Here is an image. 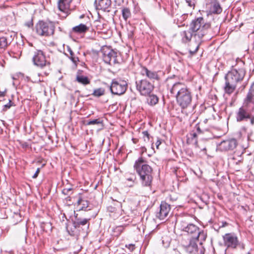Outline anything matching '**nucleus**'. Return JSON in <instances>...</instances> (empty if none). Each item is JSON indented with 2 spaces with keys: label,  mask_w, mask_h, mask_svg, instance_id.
I'll return each instance as SVG.
<instances>
[{
  "label": "nucleus",
  "mask_w": 254,
  "mask_h": 254,
  "mask_svg": "<svg viewBox=\"0 0 254 254\" xmlns=\"http://www.w3.org/2000/svg\"><path fill=\"white\" fill-rule=\"evenodd\" d=\"M15 106L14 103L12 102L10 100H9V102L4 106V108L6 110L9 109L11 106Z\"/></svg>",
  "instance_id": "obj_42"
},
{
  "label": "nucleus",
  "mask_w": 254,
  "mask_h": 254,
  "mask_svg": "<svg viewBox=\"0 0 254 254\" xmlns=\"http://www.w3.org/2000/svg\"><path fill=\"white\" fill-rule=\"evenodd\" d=\"M206 7L207 12L210 14H220L223 10L218 0H207Z\"/></svg>",
  "instance_id": "obj_15"
},
{
  "label": "nucleus",
  "mask_w": 254,
  "mask_h": 254,
  "mask_svg": "<svg viewBox=\"0 0 254 254\" xmlns=\"http://www.w3.org/2000/svg\"><path fill=\"white\" fill-rule=\"evenodd\" d=\"M116 203H117L116 207H114L113 206H109L108 207V209L109 211L111 212H116L118 210L120 209V208L121 206V204L118 201H116Z\"/></svg>",
  "instance_id": "obj_36"
},
{
  "label": "nucleus",
  "mask_w": 254,
  "mask_h": 254,
  "mask_svg": "<svg viewBox=\"0 0 254 254\" xmlns=\"http://www.w3.org/2000/svg\"><path fill=\"white\" fill-rule=\"evenodd\" d=\"M25 25L28 28L32 27L33 26V18H31V19L29 21L25 22Z\"/></svg>",
  "instance_id": "obj_44"
},
{
  "label": "nucleus",
  "mask_w": 254,
  "mask_h": 254,
  "mask_svg": "<svg viewBox=\"0 0 254 254\" xmlns=\"http://www.w3.org/2000/svg\"><path fill=\"white\" fill-rule=\"evenodd\" d=\"M89 28L83 24H80L72 28V31L75 33L82 34L87 32Z\"/></svg>",
  "instance_id": "obj_25"
},
{
  "label": "nucleus",
  "mask_w": 254,
  "mask_h": 254,
  "mask_svg": "<svg viewBox=\"0 0 254 254\" xmlns=\"http://www.w3.org/2000/svg\"><path fill=\"white\" fill-rule=\"evenodd\" d=\"M199 125H200V127L201 128V130L204 131L206 133H207L209 135H212L211 134V132L210 131L209 128L206 127V125H204V123H198Z\"/></svg>",
  "instance_id": "obj_37"
},
{
  "label": "nucleus",
  "mask_w": 254,
  "mask_h": 254,
  "mask_svg": "<svg viewBox=\"0 0 254 254\" xmlns=\"http://www.w3.org/2000/svg\"><path fill=\"white\" fill-rule=\"evenodd\" d=\"M66 230L69 235L74 237L76 240L78 239L79 236L83 234L81 229H80L76 225L72 223L71 226L68 225L66 226Z\"/></svg>",
  "instance_id": "obj_21"
},
{
  "label": "nucleus",
  "mask_w": 254,
  "mask_h": 254,
  "mask_svg": "<svg viewBox=\"0 0 254 254\" xmlns=\"http://www.w3.org/2000/svg\"><path fill=\"white\" fill-rule=\"evenodd\" d=\"M111 0H95L94 5L97 9L110 12L111 8Z\"/></svg>",
  "instance_id": "obj_20"
},
{
  "label": "nucleus",
  "mask_w": 254,
  "mask_h": 254,
  "mask_svg": "<svg viewBox=\"0 0 254 254\" xmlns=\"http://www.w3.org/2000/svg\"><path fill=\"white\" fill-rule=\"evenodd\" d=\"M199 125H199L198 123L196 124L192 130H195V133L197 136L199 135L204 134L207 137V138H211L212 137V135H209L204 131L201 130V128Z\"/></svg>",
  "instance_id": "obj_29"
},
{
  "label": "nucleus",
  "mask_w": 254,
  "mask_h": 254,
  "mask_svg": "<svg viewBox=\"0 0 254 254\" xmlns=\"http://www.w3.org/2000/svg\"><path fill=\"white\" fill-rule=\"evenodd\" d=\"M188 15L186 14H183L181 15H180L179 17H177L176 19H174V23L178 25L179 27H184L186 26L185 21ZM186 26H188V25H186Z\"/></svg>",
  "instance_id": "obj_26"
},
{
  "label": "nucleus",
  "mask_w": 254,
  "mask_h": 254,
  "mask_svg": "<svg viewBox=\"0 0 254 254\" xmlns=\"http://www.w3.org/2000/svg\"><path fill=\"white\" fill-rule=\"evenodd\" d=\"M40 171V168H37L36 172L35 173V174L32 176V178L36 179L38 177V175L39 174Z\"/></svg>",
  "instance_id": "obj_46"
},
{
  "label": "nucleus",
  "mask_w": 254,
  "mask_h": 254,
  "mask_svg": "<svg viewBox=\"0 0 254 254\" xmlns=\"http://www.w3.org/2000/svg\"><path fill=\"white\" fill-rule=\"evenodd\" d=\"M67 51L69 53L70 56L69 58L71 60V61L76 64L77 62L79 61V59L77 57H76L74 53L71 50V48L69 46H66Z\"/></svg>",
  "instance_id": "obj_31"
},
{
  "label": "nucleus",
  "mask_w": 254,
  "mask_h": 254,
  "mask_svg": "<svg viewBox=\"0 0 254 254\" xmlns=\"http://www.w3.org/2000/svg\"><path fill=\"white\" fill-rule=\"evenodd\" d=\"M197 135L195 133V130H191L187 135V143L188 144H192L194 145L196 148L200 149L202 151H204V153L206 154V147L201 148L198 144L197 142Z\"/></svg>",
  "instance_id": "obj_19"
},
{
  "label": "nucleus",
  "mask_w": 254,
  "mask_h": 254,
  "mask_svg": "<svg viewBox=\"0 0 254 254\" xmlns=\"http://www.w3.org/2000/svg\"><path fill=\"white\" fill-rule=\"evenodd\" d=\"M220 26L216 25L213 29L214 34H217L220 31Z\"/></svg>",
  "instance_id": "obj_45"
},
{
  "label": "nucleus",
  "mask_w": 254,
  "mask_h": 254,
  "mask_svg": "<svg viewBox=\"0 0 254 254\" xmlns=\"http://www.w3.org/2000/svg\"><path fill=\"white\" fill-rule=\"evenodd\" d=\"M127 180L128 181L134 182L136 180V177L134 176L133 177L128 178Z\"/></svg>",
  "instance_id": "obj_49"
},
{
  "label": "nucleus",
  "mask_w": 254,
  "mask_h": 254,
  "mask_svg": "<svg viewBox=\"0 0 254 254\" xmlns=\"http://www.w3.org/2000/svg\"><path fill=\"white\" fill-rule=\"evenodd\" d=\"M211 28L210 22H207L203 17L194 18L189 24V29L180 33L182 41L187 43L190 41L193 35H197L199 38H202L208 33Z\"/></svg>",
  "instance_id": "obj_1"
},
{
  "label": "nucleus",
  "mask_w": 254,
  "mask_h": 254,
  "mask_svg": "<svg viewBox=\"0 0 254 254\" xmlns=\"http://www.w3.org/2000/svg\"><path fill=\"white\" fill-rule=\"evenodd\" d=\"M245 74L246 70L244 68H233L229 71L225 76V92L228 94H232L235 90L238 83L243 80Z\"/></svg>",
  "instance_id": "obj_4"
},
{
  "label": "nucleus",
  "mask_w": 254,
  "mask_h": 254,
  "mask_svg": "<svg viewBox=\"0 0 254 254\" xmlns=\"http://www.w3.org/2000/svg\"><path fill=\"white\" fill-rule=\"evenodd\" d=\"M117 0H116V1H117ZM119 2H120V3L119 4H120L121 3H123L124 2V0H119Z\"/></svg>",
  "instance_id": "obj_53"
},
{
  "label": "nucleus",
  "mask_w": 254,
  "mask_h": 254,
  "mask_svg": "<svg viewBox=\"0 0 254 254\" xmlns=\"http://www.w3.org/2000/svg\"><path fill=\"white\" fill-rule=\"evenodd\" d=\"M251 104L244 100L243 105L236 112V120L238 122L247 121L251 120V114L254 110L250 109Z\"/></svg>",
  "instance_id": "obj_8"
},
{
  "label": "nucleus",
  "mask_w": 254,
  "mask_h": 254,
  "mask_svg": "<svg viewBox=\"0 0 254 254\" xmlns=\"http://www.w3.org/2000/svg\"><path fill=\"white\" fill-rule=\"evenodd\" d=\"M197 240H190L189 245L185 247V250L189 254H204V249H198L197 245Z\"/></svg>",
  "instance_id": "obj_16"
},
{
  "label": "nucleus",
  "mask_w": 254,
  "mask_h": 254,
  "mask_svg": "<svg viewBox=\"0 0 254 254\" xmlns=\"http://www.w3.org/2000/svg\"><path fill=\"white\" fill-rule=\"evenodd\" d=\"M8 45L7 38L4 36L0 37V49L4 50Z\"/></svg>",
  "instance_id": "obj_34"
},
{
  "label": "nucleus",
  "mask_w": 254,
  "mask_h": 254,
  "mask_svg": "<svg viewBox=\"0 0 254 254\" xmlns=\"http://www.w3.org/2000/svg\"><path fill=\"white\" fill-rule=\"evenodd\" d=\"M136 90L142 96H147L149 95L154 88L153 83L146 79H143L135 81Z\"/></svg>",
  "instance_id": "obj_9"
},
{
  "label": "nucleus",
  "mask_w": 254,
  "mask_h": 254,
  "mask_svg": "<svg viewBox=\"0 0 254 254\" xmlns=\"http://www.w3.org/2000/svg\"><path fill=\"white\" fill-rule=\"evenodd\" d=\"M180 229L190 237V240L200 241V245H202L203 242L205 241L206 239V233L193 223H188L186 221H181L180 224Z\"/></svg>",
  "instance_id": "obj_5"
},
{
  "label": "nucleus",
  "mask_w": 254,
  "mask_h": 254,
  "mask_svg": "<svg viewBox=\"0 0 254 254\" xmlns=\"http://www.w3.org/2000/svg\"><path fill=\"white\" fill-rule=\"evenodd\" d=\"M74 219L72 220L73 224H75L80 229H81L83 234L87 232V230L88 229L90 220V218H85L79 217L78 214L74 213Z\"/></svg>",
  "instance_id": "obj_14"
},
{
  "label": "nucleus",
  "mask_w": 254,
  "mask_h": 254,
  "mask_svg": "<svg viewBox=\"0 0 254 254\" xmlns=\"http://www.w3.org/2000/svg\"><path fill=\"white\" fill-rule=\"evenodd\" d=\"M244 100L253 104V109H254V82L251 84L249 92Z\"/></svg>",
  "instance_id": "obj_22"
},
{
  "label": "nucleus",
  "mask_w": 254,
  "mask_h": 254,
  "mask_svg": "<svg viewBox=\"0 0 254 254\" xmlns=\"http://www.w3.org/2000/svg\"><path fill=\"white\" fill-rule=\"evenodd\" d=\"M188 5L190 7H194L196 2V0H185Z\"/></svg>",
  "instance_id": "obj_40"
},
{
  "label": "nucleus",
  "mask_w": 254,
  "mask_h": 254,
  "mask_svg": "<svg viewBox=\"0 0 254 254\" xmlns=\"http://www.w3.org/2000/svg\"><path fill=\"white\" fill-rule=\"evenodd\" d=\"M76 81L84 85L89 84L90 83V80L87 76L82 75L79 72L77 73Z\"/></svg>",
  "instance_id": "obj_24"
},
{
  "label": "nucleus",
  "mask_w": 254,
  "mask_h": 254,
  "mask_svg": "<svg viewBox=\"0 0 254 254\" xmlns=\"http://www.w3.org/2000/svg\"><path fill=\"white\" fill-rule=\"evenodd\" d=\"M170 93L175 95L177 102L181 108L186 109L190 105L192 94L190 90L183 83H174L170 89Z\"/></svg>",
  "instance_id": "obj_3"
},
{
  "label": "nucleus",
  "mask_w": 254,
  "mask_h": 254,
  "mask_svg": "<svg viewBox=\"0 0 254 254\" xmlns=\"http://www.w3.org/2000/svg\"><path fill=\"white\" fill-rule=\"evenodd\" d=\"M77 204L78 205H81V207L79 209V210L86 211L87 208L89 207V201L83 199L81 197H79L77 200Z\"/></svg>",
  "instance_id": "obj_30"
},
{
  "label": "nucleus",
  "mask_w": 254,
  "mask_h": 254,
  "mask_svg": "<svg viewBox=\"0 0 254 254\" xmlns=\"http://www.w3.org/2000/svg\"><path fill=\"white\" fill-rule=\"evenodd\" d=\"M5 95V92L0 91V97H3Z\"/></svg>",
  "instance_id": "obj_51"
},
{
  "label": "nucleus",
  "mask_w": 254,
  "mask_h": 254,
  "mask_svg": "<svg viewBox=\"0 0 254 254\" xmlns=\"http://www.w3.org/2000/svg\"><path fill=\"white\" fill-rule=\"evenodd\" d=\"M13 86H16L17 85V84L14 81L13 82Z\"/></svg>",
  "instance_id": "obj_54"
},
{
  "label": "nucleus",
  "mask_w": 254,
  "mask_h": 254,
  "mask_svg": "<svg viewBox=\"0 0 254 254\" xmlns=\"http://www.w3.org/2000/svg\"><path fill=\"white\" fill-rule=\"evenodd\" d=\"M160 71H153L147 68L146 66H141L140 70V74L143 76H146L153 82L155 81L159 82L161 80V77L160 76Z\"/></svg>",
  "instance_id": "obj_13"
},
{
  "label": "nucleus",
  "mask_w": 254,
  "mask_h": 254,
  "mask_svg": "<svg viewBox=\"0 0 254 254\" xmlns=\"http://www.w3.org/2000/svg\"><path fill=\"white\" fill-rule=\"evenodd\" d=\"M122 15L123 19L127 22L128 18L131 17V13L129 8L124 7L122 9Z\"/></svg>",
  "instance_id": "obj_27"
},
{
  "label": "nucleus",
  "mask_w": 254,
  "mask_h": 254,
  "mask_svg": "<svg viewBox=\"0 0 254 254\" xmlns=\"http://www.w3.org/2000/svg\"><path fill=\"white\" fill-rule=\"evenodd\" d=\"M170 210V205L165 201H162L160 205L159 211L156 213V216L160 220H164L169 215Z\"/></svg>",
  "instance_id": "obj_17"
},
{
  "label": "nucleus",
  "mask_w": 254,
  "mask_h": 254,
  "mask_svg": "<svg viewBox=\"0 0 254 254\" xmlns=\"http://www.w3.org/2000/svg\"><path fill=\"white\" fill-rule=\"evenodd\" d=\"M223 245L227 250L244 251L245 244L235 233H228L222 236Z\"/></svg>",
  "instance_id": "obj_6"
},
{
  "label": "nucleus",
  "mask_w": 254,
  "mask_h": 254,
  "mask_svg": "<svg viewBox=\"0 0 254 254\" xmlns=\"http://www.w3.org/2000/svg\"><path fill=\"white\" fill-rule=\"evenodd\" d=\"M72 1V0H58L59 9L62 12H65L69 8Z\"/></svg>",
  "instance_id": "obj_23"
},
{
  "label": "nucleus",
  "mask_w": 254,
  "mask_h": 254,
  "mask_svg": "<svg viewBox=\"0 0 254 254\" xmlns=\"http://www.w3.org/2000/svg\"><path fill=\"white\" fill-rule=\"evenodd\" d=\"M70 196H69V195H68V196L66 197V199L67 200H70Z\"/></svg>",
  "instance_id": "obj_55"
},
{
  "label": "nucleus",
  "mask_w": 254,
  "mask_h": 254,
  "mask_svg": "<svg viewBox=\"0 0 254 254\" xmlns=\"http://www.w3.org/2000/svg\"><path fill=\"white\" fill-rule=\"evenodd\" d=\"M127 86V84L126 81L113 79L110 86V90L113 94L121 95L126 92Z\"/></svg>",
  "instance_id": "obj_10"
},
{
  "label": "nucleus",
  "mask_w": 254,
  "mask_h": 254,
  "mask_svg": "<svg viewBox=\"0 0 254 254\" xmlns=\"http://www.w3.org/2000/svg\"><path fill=\"white\" fill-rule=\"evenodd\" d=\"M105 94V89L102 88H99L98 89H95L91 95H93L95 97H100Z\"/></svg>",
  "instance_id": "obj_35"
},
{
  "label": "nucleus",
  "mask_w": 254,
  "mask_h": 254,
  "mask_svg": "<svg viewBox=\"0 0 254 254\" xmlns=\"http://www.w3.org/2000/svg\"><path fill=\"white\" fill-rule=\"evenodd\" d=\"M207 121H208V120L207 119H205L203 122H200L199 123H204V125H206V124L207 123Z\"/></svg>",
  "instance_id": "obj_52"
},
{
  "label": "nucleus",
  "mask_w": 254,
  "mask_h": 254,
  "mask_svg": "<svg viewBox=\"0 0 254 254\" xmlns=\"http://www.w3.org/2000/svg\"><path fill=\"white\" fill-rule=\"evenodd\" d=\"M127 35L129 39H132L134 35L135 31V27L132 26L131 24H129L127 26Z\"/></svg>",
  "instance_id": "obj_33"
},
{
  "label": "nucleus",
  "mask_w": 254,
  "mask_h": 254,
  "mask_svg": "<svg viewBox=\"0 0 254 254\" xmlns=\"http://www.w3.org/2000/svg\"><path fill=\"white\" fill-rule=\"evenodd\" d=\"M102 52L103 53L102 58L105 63L111 65L119 64L118 53L113 50L110 49H103Z\"/></svg>",
  "instance_id": "obj_12"
},
{
  "label": "nucleus",
  "mask_w": 254,
  "mask_h": 254,
  "mask_svg": "<svg viewBox=\"0 0 254 254\" xmlns=\"http://www.w3.org/2000/svg\"><path fill=\"white\" fill-rule=\"evenodd\" d=\"M126 247L128 249L130 252L133 251L135 248V245L132 244L126 245Z\"/></svg>",
  "instance_id": "obj_43"
},
{
  "label": "nucleus",
  "mask_w": 254,
  "mask_h": 254,
  "mask_svg": "<svg viewBox=\"0 0 254 254\" xmlns=\"http://www.w3.org/2000/svg\"><path fill=\"white\" fill-rule=\"evenodd\" d=\"M237 145V141L236 139L232 138L223 140L219 144L220 149L222 151H228L233 150Z\"/></svg>",
  "instance_id": "obj_18"
},
{
  "label": "nucleus",
  "mask_w": 254,
  "mask_h": 254,
  "mask_svg": "<svg viewBox=\"0 0 254 254\" xmlns=\"http://www.w3.org/2000/svg\"><path fill=\"white\" fill-rule=\"evenodd\" d=\"M32 61L35 65L38 67L43 68L44 67H50L51 63L47 61L44 53L40 50L34 52Z\"/></svg>",
  "instance_id": "obj_11"
},
{
  "label": "nucleus",
  "mask_w": 254,
  "mask_h": 254,
  "mask_svg": "<svg viewBox=\"0 0 254 254\" xmlns=\"http://www.w3.org/2000/svg\"><path fill=\"white\" fill-rule=\"evenodd\" d=\"M240 61L241 63H242L243 64H244V62L243 61H241V60H240Z\"/></svg>",
  "instance_id": "obj_57"
},
{
  "label": "nucleus",
  "mask_w": 254,
  "mask_h": 254,
  "mask_svg": "<svg viewBox=\"0 0 254 254\" xmlns=\"http://www.w3.org/2000/svg\"><path fill=\"white\" fill-rule=\"evenodd\" d=\"M161 144V139L158 138L157 140V141L155 143V145H156V148L157 149H159V145Z\"/></svg>",
  "instance_id": "obj_47"
},
{
  "label": "nucleus",
  "mask_w": 254,
  "mask_h": 254,
  "mask_svg": "<svg viewBox=\"0 0 254 254\" xmlns=\"http://www.w3.org/2000/svg\"><path fill=\"white\" fill-rule=\"evenodd\" d=\"M72 188H64L62 190V193L65 195H70L72 193Z\"/></svg>",
  "instance_id": "obj_38"
},
{
  "label": "nucleus",
  "mask_w": 254,
  "mask_h": 254,
  "mask_svg": "<svg viewBox=\"0 0 254 254\" xmlns=\"http://www.w3.org/2000/svg\"><path fill=\"white\" fill-rule=\"evenodd\" d=\"M199 45L197 44H196V47H195V49H194V51H192V50H191V49H190L189 53L190 54V55L191 56H192L194 55H195V53L197 52V51L199 49Z\"/></svg>",
  "instance_id": "obj_41"
},
{
  "label": "nucleus",
  "mask_w": 254,
  "mask_h": 254,
  "mask_svg": "<svg viewBox=\"0 0 254 254\" xmlns=\"http://www.w3.org/2000/svg\"><path fill=\"white\" fill-rule=\"evenodd\" d=\"M35 29L38 35L49 37L54 35L55 25V23L52 21L39 20L35 24Z\"/></svg>",
  "instance_id": "obj_7"
},
{
  "label": "nucleus",
  "mask_w": 254,
  "mask_h": 254,
  "mask_svg": "<svg viewBox=\"0 0 254 254\" xmlns=\"http://www.w3.org/2000/svg\"><path fill=\"white\" fill-rule=\"evenodd\" d=\"M133 169L139 177L141 186L151 189L153 180V170L148 164L147 160L142 156L134 162Z\"/></svg>",
  "instance_id": "obj_2"
},
{
  "label": "nucleus",
  "mask_w": 254,
  "mask_h": 254,
  "mask_svg": "<svg viewBox=\"0 0 254 254\" xmlns=\"http://www.w3.org/2000/svg\"><path fill=\"white\" fill-rule=\"evenodd\" d=\"M103 124V121L100 119H96L93 120H85L84 121V125L85 126Z\"/></svg>",
  "instance_id": "obj_32"
},
{
  "label": "nucleus",
  "mask_w": 254,
  "mask_h": 254,
  "mask_svg": "<svg viewBox=\"0 0 254 254\" xmlns=\"http://www.w3.org/2000/svg\"><path fill=\"white\" fill-rule=\"evenodd\" d=\"M251 124L252 126L254 125V115L253 116L251 115Z\"/></svg>",
  "instance_id": "obj_50"
},
{
  "label": "nucleus",
  "mask_w": 254,
  "mask_h": 254,
  "mask_svg": "<svg viewBox=\"0 0 254 254\" xmlns=\"http://www.w3.org/2000/svg\"><path fill=\"white\" fill-rule=\"evenodd\" d=\"M142 133L143 134V137L144 138V141L148 142L150 139V134L148 133V131H147V130L143 131L142 132Z\"/></svg>",
  "instance_id": "obj_39"
},
{
  "label": "nucleus",
  "mask_w": 254,
  "mask_h": 254,
  "mask_svg": "<svg viewBox=\"0 0 254 254\" xmlns=\"http://www.w3.org/2000/svg\"><path fill=\"white\" fill-rule=\"evenodd\" d=\"M12 78H13V79L14 80H16V79H15L14 77H12Z\"/></svg>",
  "instance_id": "obj_58"
},
{
  "label": "nucleus",
  "mask_w": 254,
  "mask_h": 254,
  "mask_svg": "<svg viewBox=\"0 0 254 254\" xmlns=\"http://www.w3.org/2000/svg\"><path fill=\"white\" fill-rule=\"evenodd\" d=\"M21 145L23 148H26L28 147V144L26 142H23L21 143Z\"/></svg>",
  "instance_id": "obj_48"
},
{
  "label": "nucleus",
  "mask_w": 254,
  "mask_h": 254,
  "mask_svg": "<svg viewBox=\"0 0 254 254\" xmlns=\"http://www.w3.org/2000/svg\"><path fill=\"white\" fill-rule=\"evenodd\" d=\"M201 86H199V87H198V89H199V90H201Z\"/></svg>",
  "instance_id": "obj_56"
},
{
  "label": "nucleus",
  "mask_w": 254,
  "mask_h": 254,
  "mask_svg": "<svg viewBox=\"0 0 254 254\" xmlns=\"http://www.w3.org/2000/svg\"><path fill=\"white\" fill-rule=\"evenodd\" d=\"M147 96H148V98H147V102L149 105L154 106L158 103L159 98L156 95L153 94H151L150 93Z\"/></svg>",
  "instance_id": "obj_28"
}]
</instances>
